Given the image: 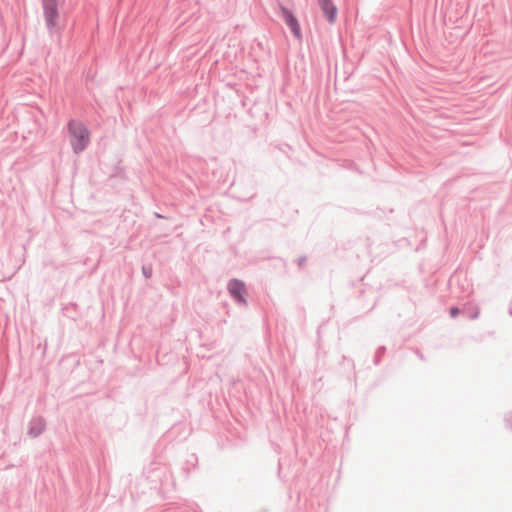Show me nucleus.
Instances as JSON below:
<instances>
[{"mask_svg":"<svg viewBox=\"0 0 512 512\" xmlns=\"http://www.w3.org/2000/svg\"><path fill=\"white\" fill-rule=\"evenodd\" d=\"M70 145L74 154L82 153L90 143V131L80 120L70 119L67 124Z\"/></svg>","mask_w":512,"mask_h":512,"instance_id":"f257e3e1","label":"nucleus"},{"mask_svg":"<svg viewBox=\"0 0 512 512\" xmlns=\"http://www.w3.org/2000/svg\"><path fill=\"white\" fill-rule=\"evenodd\" d=\"M45 25L50 36L59 33L58 0H41Z\"/></svg>","mask_w":512,"mask_h":512,"instance_id":"f03ea898","label":"nucleus"},{"mask_svg":"<svg viewBox=\"0 0 512 512\" xmlns=\"http://www.w3.org/2000/svg\"><path fill=\"white\" fill-rule=\"evenodd\" d=\"M278 8L283 20L285 21L286 25L290 28L292 34L296 38L300 39L302 37L301 27L293 11L280 2L278 3Z\"/></svg>","mask_w":512,"mask_h":512,"instance_id":"7ed1b4c3","label":"nucleus"},{"mask_svg":"<svg viewBox=\"0 0 512 512\" xmlns=\"http://www.w3.org/2000/svg\"><path fill=\"white\" fill-rule=\"evenodd\" d=\"M318 4L328 21V23L333 24L337 18L338 9L332 0H318Z\"/></svg>","mask_w":512,"mask_h":512,"instance_id":"20e7f679","label":"nucleus"},{"mask_svg":"<svg viewBox=\"0 0 512 512\" xmlns=\"http://www.w3.org/2000/svg\"><path fill=\"white\" fill-rule=\"evenodd\" d=\"M228 290L230 294L238 301L245 302L244 294L246 292L245 286L238 280H232L228 284Z\"/></svg>","mask_w":512,"mask_h":512,"instance_id":"39448f33","label":"nucleus"},{"mask_svg":"<svg viewBox=\"0 0 512 512\" xmlns=\"http://www.w3.org/2000/svg\"><path fill=\"white\" fill-rule=\"evenodd\" d=\"M111 177H120L121 179H126L125 168L121 165V160H119L114 166Z\"/></svg>","mask_w":512,"mask_h":512,"instance_id":"423d86ee","label":"nucleus"},{"mask_svg":"<svg viewBox=\"0 0 512 512\" xmlns=\"http://www.w3.org/2000/svg\"><path fill=\"white\" fill-rule=\"evenodd\" d=\"M458 312H459V311H458V309H457V308H452V309L450 310V313H451V316H452V317H455V316L458 314Z\"/></svg>","mask_w":512,"mask_h":512,"instance_id":"0eeeda50","label":"nucleus"},{"mask_svg":"<svg viewBox=\"0 0 512 512\" xmlns=\"http://www.w3.org/2000/svg\"><path fill=\"white\" fill-rule=\"evenodd\" d=\"M154 215H155V217H156V218H164V216H163V215H161V214H160V213H158V212H155V213H154Z\"/></svg>","mask_w":512,"mask_h":512,"instance_id":"6e6552de","label":"nucleus"},{"mask_svg":"<svg viewBox=\"0 0 512 512\" xmlns=\"http://www.w3.org/2000/svg\"><path fill=\"white\" fill-rule=\"evenodd\" d=\"M144 273H145V275H146V276H150L151 271H150V270H149V271H146V269H144Z\"/></svg>","mask_w":512,"mask_h":512,"instance_id":"1a4fd4ad","label":"nucleus"}]
</instances>
